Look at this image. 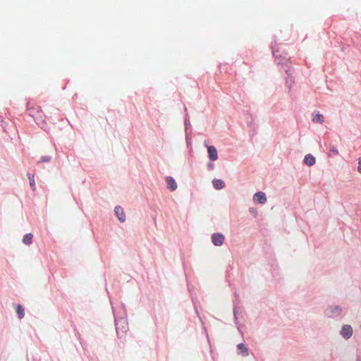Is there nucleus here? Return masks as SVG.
<instances>
[{
	"label": "nucleus",
	"mask_w": 361,
	"mask_h": 361,
	"mask_svg": "<svg viewBox=\"0 0 361 361\" xmlns=\"http://www.w3.org/2000/svg\"><path fill=\"white\" fill-rule=\"evenodd\" d=\"M209 159L212 161H216L218 159V153L215 147L209 146L207 148Z\"/></svg>",
	"instance_id": "nucleus-5"
},
{
	"label": "nucleus",
	"mask_w": 361,
	"mask_h": 361,
	"mask_svg": "<svg viewBox=\"0 0 361 361\" xmlns=\"http://www.w3.org/2000/svg\"><path fill=\"white\" fill-rule=\"evenodd\" d=\"M166 181L167 183V187L171 191L175 190L177 188V185L175 180L170 176L166 177Z\"/></svg>",
	"instance_id": "nucleus-7"
},
{
	"label": "nucleus",
	"mask_w": 361,
	"mask_h": 361,
	"mask_svg": "<svg viewBox=\"0 0 361 361\" xmlns=\"http://www.w3.org/2000/svg\"><path fill=\"white\" fill-rule=\"evenodd\" d=\"M32 233H27L24 235L23 242L25 245H30L32 243Z\"/></svg>",
	"instance_id": "nucleus-10"
},
{
	"label": "nucleus",
	"mask_w": 361,
	"mask_h": 361,
	"mask_svg": "<svg viewBox=\"0 0 361 361\" xmlns=\"http://www.w3.org/2000/svg\"><path fill=\"white\" fill-rule=\"evenodd\" d=\"M115 324H116V325H117V324H118V321H117V320H116V321H115Z\"/></svg>",
	"instance_id": "nucleus-18"
},
{
	"label": "nucleus",
	"mask_w": 361,
	"mask_h": 361,
	"mask_svg": "<svg viewBox=\"0 0 361 361\" xmlns=\"http://www.w3.org/2000/svg\"><path fill=\"white\" fill-rule=\"evenodd\" d=\"M341 334L345 338H349L353 334L352 327L349 325L343 326L341 329Z\"/></svg>",
	"instance_id": "nucleus-3"
},
{
	"label": "nucleus",
	"mask_w": 361,
	"mask_h": 361,
	"mask_svg": "<svg viewBox=\"0 0 361 361\" xmlns=\"http://www.w3.org/2000/svg\"><path fill=\"white\" fill-rule=\"evenodd\" d=\"M238 349L240 351V353L243 355H247V348L245 346V345L243 343L238 344Z\"/></svg>",
	"instance_id": "nucleus-11"
},
{
	"label": "nucleus",
	"mask_w": 361,
	"mask_h": 361,
	"mask_svg": "<svg viewBox=\"0 0 361 361\" xmlns=\"http://www.w3.org/2000/svg\"><path fill=\"white\" fill-rule=\"evenodd\" d=\"M212 240L215 245L220 246L224 243V236L220 233H214L212 236Z\"/></svg>",
	"instance_id": "nucleus-2"
},
{
	"label": "nucleus",
	"mask_w": 361,
	"mask_h": 361,
	"mask_svg": "<svg viewBox=\"0 0 361 361\" xmlns=\"http://www.w3.org/2000/svg\"><path fill=\"white\" fill-rule=\"evenodd\" d=\"M16 312L19 316H23L25 313L23 307L20 305H18L16 308Z\"/></svg>",
	"instance_id": "nucleus-13"
},
{
	"label": "nucleus",
	"mask_w": 361,
	"mask_h": 361,
	"mask_svg": "<svg viewBox=\"0 0 361 361\" xmlns=\"http://www.w3.org/2000/svg\"><path fill=\"white\" fill-rule=\"evenodd\" d=\"M254 201H257L259 204H264L267 202V197L263 192H257L253 197Z\"/></svg>",
	"instance_id": "nucleus-4"
},
{
	"label": "nucleus",
	"mask_w": 361,
	"mask_h": 361,
	"mask_svg": "<svg viewBox=\"0 0 361 361\" xmlns=\"http://www.w3.org/2000/svg\"><path fill=\"white\" fill-rule=\"evenodd\" d=\"M314 122H319L320 123H322L324 122L323 116L320 114H317L314 118H313Z\"/></svg>",
	"instance_id": "nucleus-12"
},
{
	"label": "nucleus",
	"mask_w": 361,
	"mask_h": 361,
	"mask_svg": "<svg viewBox=\"0 0 361 361\" xmlns=\"http://www.w3.org/2000/svg\"><path fill=\"white\" fill-rule=\"evenodd\" d=\"M304 162L308 166H312L315 164V158L311 154H307L305 157Z\"/></svg>",
	"instance_id": "nucleus-8"
},
{
	"label": "nucleus",
	"mask_w": 361,
	"mask_h": 361,
	"mask_svg": "<svg viewBox=\"0 0 361 361\" xmlns=\"http://www.w3.org/2000/svg\"><path fill=\"white\" fill-rule=\"evenodd\" d=\"M334 313L340 314L341 313V310L339 307H336Z\"/></svg>",
	"instance_id": "nucleus-17"
},
{
	"label": "nucleus",
	"mask_w": 361,
	"mask_h": 361,
	"mask_svg": "<svg viewBox=\"0 0 361 361\" xmlns=\"http://www.w3.org/2000/svg\"><path fill=\"white\" fill-rule=\"evenodd\" d=\"M114 211H115V213H116L117 217L118 218L119 221L121 222L125 221V220H126L125 213H124L123 208L120 206H117L115 207Z\"/></svg>",
	"instance_id": "nucleus-6"
},
{
	"label": "nucleus",
	"mask_w": 361,
	"mask_h": 361,
	"mask_svg": "<svg viewBox=\"0 0 361 361\" xmlns=\"http://www.w3.org/2000/svg\"><path fill=\"white\" fill-rule=\"evenodd\" d=\"M330 152L333 153L334 154H338V151L337 149H336L335 147H332L330 150Z\"/></svg>",
	"instance_id": "nucleus-15"
},
{
	"label": "nucleus",
	"mask_w": 361,
	"mask_h": 361,
	"mask_svg": "<svg viewBox=\"0 0 361 361\" xmlns=\"http://www.w3.org/2000/svg\"><path fill=\"white\" fill-rule=\"evenodd\" d=\"M212 183H213L214 188L216 190H220L225 186L224 182L220 179H214L212 181Z\"/></svg>",
	"instance_id": "nucleus-9"
},
{
	"label": "nucleus",
	"mask_w": 361,
	"mask_h": 361,
	"mask_svg": "<svg viewBox=\"0 0 361 361\" xmlns=\"http://www.w3.org/2000/svg\"><path fill=\"white\" fill-rule=\"evenodd\" d=\"M357 171L361 173V157L358 159Z\"/></svg>",
	"instance_id": "nucleus-16"
},
{
	"label": "nucleus",
	"mask_w": 361,
	"mask_h": 361,
	"mask_svg": "<svg viewBox=\"0 0 361 361\" xmlns=\"http://www.w3.org/2000/svg\"><path fill=\"white\" fill-rule=\"evenodd\" d=\"M27 176H28V178L30 180V185L31 187L33 188V190H35V184L34 175L28 173Z\"/></svg>",
	"instance_id": "nucleus-14"
},
{
	"label": "nucleus",
	"mask_w": 361,
	"mask_h": 361,
	"mask_svg": "<svg viewBox=\"0 0 361 361\" xmlns=\"http://www.w3.org/2000/svg\"><path fill=\"white\" fill-rule=\"evenodd\" d=\"M29 111V114L32 117H33L35 120V122L37 125H39L42 128H44L47 126V123L44 120V115L42 113V111L40 107H37L36 109L34 108H27Z\"/></svg>",
	"instance_id": "nucleus-1"
}]
</instances>
